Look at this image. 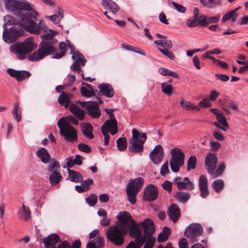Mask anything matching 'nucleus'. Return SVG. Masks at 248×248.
<instances>
[{
  "mask_svg": "<svg viewBox=\"0 0 248 248\" xmlns=\"http://www.w3.org/2000/svg\"><path fill=\"white\" fill-rule=\"evenodd\" d=\"M199 105L200 106H201L203 108L210 107H211V103L210 102L209 99L207 98H204L201 100Z\"/></svg>",
  "mask_w": 248,
  "mask_h": 248,
  "instance_id": "0e129e2a",
  "label": "nucleus"
},
{
  "mask_svg": "<svg viewBox=\"0 0 248 248\" xmlns=\"http://www.w3.org/2000/svg\"><path fill=\"white\" fill-rule=\"evenodd\" d=\"M157 49L164 55L169 58L171 60H174L175 59V55L170 50V49L168 50H163V48L161 47H158Z\"/></svg>",
  "mask_w": 248,
  "mask_h": 248,
  "instance_id": "5fc2aeb1",
  "label": "nucleus"
},
{
  "mask_svg": "<svg viewBox=\"0 0 248 248\" xmlns=\"http://www.w3.org/2000/svg\"><path fill=\"white\" fill-rule=\"evenodd\" d=\"M215 76L218 79L224 82L227 81L230 78L228 75L225 74H216Z\"/></svg>",
  "mask_w": 248,
  "mask_h": 248,
  "instance_id": "774afa93",
  "label": "nucleus"
},
{
  "mask_svg": "<svg viewBox=\"0 0 248 248\" xmlns=\"http://www.w3.org/2000/svg\"><path fill=\"white\" fill-rule=\"evenodd\" d=\"M60 240V237L56 234H52L47 237L42 239V242L45 244V248H49L50 246H53L57 244Z\"/></svg>",
  "mask_w": 248,
  "mask_h": 248,
  "instance_id": "393cba45",
  "label": "nucleus"
},
{
  "mask_svg": "<svg viewBox=\"0 0 248 248\" xmlns=\"http://www.w3.org/2000/svg\"><path fill=\"white\" fill-rule=\"evenodd\" d=\"M169 172V164L168 161H166L161 166L160 169V174L162 176H165Z\"/></svg>",
  "mask_w": 248,
  "mask_h": 248,
  "instance_id": "052dcab7",
  "label": "nucleus"
},
{
  "mask_svg": "<svg viewBox=\"0 0 248 248\" xmlns=\"http://www.w3.org/2000/svg\"><path fill=\"white\" fill-rule=\"evenodd\" d=\"M202 18L201 16H200V18H194L193 17V19H188L186 22V25L189 28H194L197 27V26H199V20H201Z\"/></svg>",
  "mask_w": 248,
  "mask_h": 248,
  "instance_id": "6e6d98bb",
  "label": "nucleus"
},
{
  "mask_svg": "<svg viewBox=\"0 0 248 248\" xmlns=\"http://www.w3.org/2000/svg\"><path fill=\"white\" fill-rule=\"evenodd\" d=\"M225 168V164L222 163L217 166L216 170H213V173H210V175L214 178L219 177L223 174Z\"/></svg>",
  "mask_w": 248,
  "mask_h": 248,
  "instance_id": "a19ab883",
  "label": "nucleus"
},
{
  "mask_svg": "<svg viewBox=\"0 0 248 248\" xmlns=\"http://www.w3.org/2000/svg\"><path fill=\"white\" fill-rule=\"evenodd\" d=\"M197 161V160L196 156H190L187 161L186 170L187 171H189L190 170L195 169L196 166Z\"/></svg>",
  "mask_w": 248,
  "mask_h": 248,
  "instance_id": "49530a36",
  "label": "nucleus"
},
{
  "mask_svg": "<svg viewBox=\"0 0 248 248\" xmlns=\"http://www.w3.org/2000/svg\"><path fill=\"white\" fill-rule=\"evenodd\" d=\"M20 36L19 31L12 26L8 29H4L2 38L6 43L11 44L15 42Z\"/></svg>",
  "mask_w": 248,
  "mask_h": 248,
  "instance_id": "f8f14e48",
  "label": "nucleus"
},
{
  "mask_svg": "<svg viewBox=\"0 0 248 248\" xmlns=\"http://www.w3.org/2000/svg\"><path fill=\"white\" fill-rule=\"evenodd\" d=\"M210 111L216 115V118L220 124L225 127H228V123L226 118L223 116L222 112L219 111L218 109L215 108H211Z\"/></svg>",
  "mask_w": 248,
  "mask_h": 248,
  "instance_id": "473e14b6",
  "label": "nucleus"
},
{
  "mask_svg": "<svg viewBox=\"0 0 248 248\" xmlns=\"http://www.w3.org/2000/svg\"><path fill=\"white\" fill-rule=\"evenodd\" d=\"M217 157L216 154L209 153L205 158L204 164L205 168L210 174L213 173V170L217 167Z\"/></svg>",
  "mask_w": 248,
  "mask_h": 248,
  "instance_id": "4468645a",
  "label": "nucleus"
},
{
  "mask_svg": "<svg viewBox=\"0 0 248 248\" xmlns=\"http://www.w3.org/2000/svg\"><path fill=\"white\" fill-rule=\"evenodd\" d=\"M101 129L109 131L112 135H115L118 130L116 120L112 118L107 120L101 126Z\"/></svg>",
  "mask_w": 248,
  "mask_h": 248,
  "instance_id": "a211bd4d",
  "label": "nucleus"
},
{
  "mask_svg": "<svg viewBox=\"0 0 248 248\" xmlns=\"http://www.w3.org/2000/svg\"><path fill=\"white\" fill-rule=\"evenodd\" d=\"M167 214L173 223H175L180 217L181 211L178 205L176 204L170 205L168 209Z\"/></svg>",
  "mask_w": 248,
  "mask_h": 248,
  "instance_id": "aec40b11",
  "label": "nucleus"
},
{
  "mask_svg": "<svg viewBox=\"0 0 248 248\" xmlns=\"http://www.w3.org/2000/svg\"><path fill=\"white\" fill-rule=\"evenodd\" d=\"M68 172V179L75 183L81 182L83 180V177L80 173L74 170L67 169Z\"/></svg>",
  "mask_w": 248,
  "mask_h": 248,
  "instance_id": "2f4dec72",
  "label": "nucleus"
},
{
  "mask_svg": "<svg viewBox=\"0 0 248 248\" xmlns=\"http://www.w3.org/2000/svg\"><path fill=\"white\" fill-rule=\"evenodd\" d=\"M57 9H58V14L49 17V19L55 23H59L63 17V11L59 7H57Z\"/></svg>",
  "mask_w": 248,
  "mask_h": 248,
  "instance_id": "37998d69",
  "label": "nucleus"
},
{
  "mask_svg": "<svg viewBox=\"0 0 248 248\" xmlns=\"http://www.w3.org/2000/svg\"><path fill=\"white\" fill-rule=\"evenodd\" d=\"M62 179L61 173L59 171H54L50 173L49 176V180L51 186H56Z\"/></svg>",
  "mask_w": 248,
  "mask_h": 248,
  "instance_id": "72a5a7b5",
  "label": "nucleus"
},
{
  "mask_svg": "<svg viewBox=\"0 0 248 248\" xmlns=\"http://www.w3.org/2000/svg\"><path fill=\"white\" fill-rule=\"evenodd\" d=\"M144 229V236H145V245L143 248H152L155 241V237L152 235L155 232V227L153 221L148 218L145 219L141 223Z\"/></svg>",
  "mask_w": 248,
  "mask_h": 248,
  "instance_id": "423d86ee",
  "label": "nucleus"
},
{
  "mask_svg": "<svg viewBox=\"0 0 248 248\" xmlns=\"http://www.w3.org/2000/svg\"><path fill=\"white\" fill-rule=\"evenodd\" d=\"M49 31V33L41 35L42 41L39 44L38 49L33 54L36 60L43 59L46 56L53 55L55 51L54 44L56 41L53 38L57 32L51 30Z\"/></svg>",
  "mask_w": 248,
  "mask_h": 248,
  "instance_id": "7ed1b4c3",
  "label": "nucleus"
},
{
  "mask_svg": "<svg viewBox=\"0 0 248 248\" xmlns=\"http://www.w3.org/2000/svg\"><path fill=\"white\" fill-rule=\"evenodd\" d=\"M5 9L12 12L19 18V21L15 18L6 16L4 17L5 23L3 25V30L7 29L9 25H19L28 32L40 34L46 33L48 29L44 20L36 21L38 13L33 10L29 3L21 2L17 0H4Z\"/></svg>",
  "mask_w": 248,
  "mask_h": 248,
  "instance_id": "f257e3e1",
  "label": "nucleus"
},
{
  "mask_svg": "<svg viewBox=\"0 0 248 248\" xmlns=\"http://www.w3.org/2000/svg\"><path fill=\"white\" fill-rule=\"evenodd\" d=\"M164 157V150L161 145H157L150 154V158L155 164H159Z\"/></svg>",
  "mask_w": 248,
  "mask_h": 248,
  "instance_id": "2eb2a0df",
  "label": "nucleus"
},
{
  "mask_svg": "<svg viewBox=\"0 0 248 248\" xmlns=\"http://www.w3.org/2000/svg\"><path fill=\"white\" fill-rule=\"evenodd\" d=\"M227 107L230 108H231L239 111L238 105L234 101H229L227 104H225Z\"/></svg>",
  "mask_w": 248,
  "mask_h": 248,
  "instance_id": "680f3d73",
  "label": "nucleus"
},
{
  "mask_svg": "<svg viewBox=\"0 0 248 248\" xmlns=\"http://www.w3.org/2000/svg\"><path fill=\"white\" fill-rule=\"evenodd\" d=\"M78 149L81 152L86 153H90L92 149L90 146L84 143H81L78 145Z\"/></svg>",
  "mask_w": 248,
  "mask_h": 248,
  "instance_id": "4d7b16f0",
  "label": "nucleus"
},
{
  "mask_svg": "<svg viewBox=\"0 0 248 248\" xmlns=\"http://www.w3.org/2000/svg\"><path fill=\"white\" fill-rule=\"evenodd\" d=\"M20 214L21 217L26 221L28 220L31 217V211L27 206L24 205H22V209L20 211Z\"/></svg>",
  "mask_w": 248,
  "mask_h": 248,
  "instance_id": "de8ad7c7",
  "label": "nucleus"
},
{
  "mask_svg": "<svg viewBox=\"0 0 248 248\" xmlns=\"http://www.w3.org/2000/svg\"><path fill=\"white\" fill-rule=\"evenodd\" d=\"M185 157L184 153L180 149H171L170 164L172 171L176 172L179 170L180 167L184 164Z\"/></svg>",
  "mask_w": 248,
  "mask_h": 248,
  "instance_id": "9d476101",
  "label": "nucleus"
},
{
  "mask_svg": "<svg viewBox=\"0 0 248 248\" xmlns=\"http://www.w3.org/2000/svg\"><path fill=\"white\" fill-rule=\"evenodd\" d=\"M91 242L94 244V245L96 248H103L104 247V239L101 236H97Z\"/></svg>",
  "mask_w": 248,
  "mask_h": 248,
  "instance_id": "8fccbe9b",
  "label": "nucleus"
},
{
  "mask_svg": "<svg viewBox=\"0 0 248 248\" xmlns=\"http://www.w3.org/2000/svg\"><path fill=\"white\" fill-rule=\"evenodd\" d=\"M69 110L79 121H82L85 118L84 111L76 105L72 103L70 106Z\"/></svg>",
  "mask_w": 248,
  "mask_h": 248,
  "instance_id": "bb28decb",
  "label": "nucleus"
},
{
  "mask_svg": "<svg viewBox=\"0 0 248 248\" xmlns=\"http://www.w3.org/2000/svg\"><path fill=\"white\" fill-rule=\"evenodd\" d=\"M127 232V226H118L111 225L106 232V237L108 241L115 246H121L124 242V235Z\"/></svg>",
  "mask_w": 248,
  "mask_h": 248,
  "instance_id": "20e7f679",
  "label": "nucleus"
},
{
  "mask_svg": "<svg viewBox=\"0 0 248 248\" xmlns=\"http://www.w3.org/2000/svg\"><path fill=\"white\" fill-rule=\"evenodd\" d=\"M97 197L95 194H91L86 198V202L90 206H94L97 202Z\"/></svg>",
  "mask_w": 248,
  "mask_h": 248,
  "instance_id": "864d4df0",
  "label": "nucleus"
},
{
  "mask_svg": "<svg viewBox=\"0 0 248 248\" xmlns=\"http://www.w3.org/2000/svg\"><path fill=\"white\" fill-rule=\"evenodd\" d=\"M71 49V54L72 58L75 61L73 64L71 66L70 69L72 71L77 72L78 74L81 75L83 80L92 82L93 80L90 77H85L83 71L81 68V66H84L87 62L83 55L78 51H75L74 46L68 45Z\"/></svg>",
  "mask_w": 248,
  "mask_h": 248,
  "instance_id": "39448f33",
  "label": "nucleus"
},
{
  "mask_svg": "<svg viewBox=\"0 0 248 248\" xmlns=\"http://www.w3.org/2000/svg\"><path fill=\"white\" fill-rule=\"evenodd\" d=\"M172 4L174 6V8L179 12L181 13H184L186 11V8L182 5L179 4L174 1L172 2Z\"/></svg>",
  "mask_w": 248,
  "mask_h": 248,
  "instance_id": "bf43d9fd",
  "label": "nucleus"
},
{
  "mask_svg": "<svg viewBox=\"0 0 248 248\" xmlns=\"http://www.w3.org/2000/svg\"><path fill=\"white\" fill-rule=\"evenodd\" d=\"M93 183V180L91 178H89L84 181L82 180L81 184L85 190L87 191L89 189L90 186L92 185Z\"/></svg>",
  "mask_w": 248,
  "mask_h": 248,
  "instance_id": "13d9d810",
  "label": "nucleus"
},
{
  "mask_svg": "<svg viewBox=\"0 0 248 248\" xmlns=\"http://www.w3.org/2000/svg\"><path fill=\"white\" fill-rule=\"evenodd\" d=\"M176 199L182 203H186L190 198V194L187 192H178L175 196Z\"/></svg>",
  "mask_w": 248,
  "mask_h": 248,
  "instance_id": "58836bf2",
  "label": "nucleus"
},
{
  "mask_svg": "<svg viewBox=\"0 0 248 248\" xmlns=\"http://www.w3.org/2000/svg\"><path fill=\"white\" fill-rule=\"evenodd\" d=\"M154 43L157 46H160L163 47V50L170 49L172 46V44L170 40L167 38L162 40H157L154 41Z\"/></svg>",
  "mask_w": 248,
  "mask_h": 248,
  "instance_id": "f704fd0d",
  "label": "nucleus"
},
{
  "mask_svg": "<svg viewBox=\"0 0 248 248\" xmlns=\"http://www.w3.org/2000/svg\"><path fill=\"white\" fill-rule=\"evenodd\" d=\"M179 248H188V241L185 238H182L178 243Z\"/></svg>",
  "mask_w": 248,
  "mask_h": 248,
  "instance_id": "338daca9",
  "label": "nucleus"
},
{
  "mask_svg": "<svg viewBox=\"0 0 248 248\" xmlns=\"http://www.w3.org/2000/svg\"><path fill=\"white\" fill-rule=\"evenodd\" d=\"M212 186L216 192L219 193L224 188V183L222 180L217 179L213 182Z\"/></svg>",
  "mask_w": 248,
  "mask_h": 248,
  "instance_id": "79ce46f5",
  "label": "nucleus"
},
{
  "mask_svg": "<svg viewBox=\"0 0 248 248\" xmlns=\"http://www.w3.org/2000/svg\"><path fill=\"white\" fill-rule=\"evenodd\" d=\"M200 2L203 6L211 9L218 5L220 1V0H200Z\"/></svg>",
  "mask_w": 248,
  "mask_h": 248,
  "instance_id": "4c0bfd02",
  "label": "nucleus"
},
{
  "mask_svg": "<svg viewBox=\"0 0 248 248\" xmlns=\"http://www.w3.org/2000/svg\"><path fill=\"white\" fill-rule=\"evenodd\" d=\"M127 228V231L129 232V235L135 239L143 238L145 240V236L144 234L142 235V232L140 229L139 225L135 222L134 220H132L129 223Z\"/></svg>",
  "mask_w": 248,
  "mask_h": 248,
  "instance_id": "dca6fc26",
  "label": "nucleus"
},
{
  "mask_svg": "<svg viewBox=\"0 0 248 248\" xmlns=\"http://www.w3.org/2000/svg\"><path fill=\"white\" fill-rule=\"evenodd\" d=\"M80 93L83 96L91 97L95 96V93L93 91H91L85 87H82L80 89Z\"/></svg>",
  "mask_w": 248,
  "mask_h": 248,
  "instance_id": "603ef678",
  "label": "nucleus"
},
{
  "mask_svg": "<svg viewBox=\"0 0 248 248\" xmlns=\"http://www.w3.org/2000/svg\"><path fill=\"white\" fill-rule=\"evenodd\" d=\"M67 161L66 164L63 166L64 168H68V169L71 168L75 165L73 161V157L71 156L69 158H67L65 159Z\"/></svg>",
  "mask_w": 248,
  "mask_h": 248,
  "instance_id": "69168bd1",
  "label": "nucleus"
},
{
  "mask_svg": "<svg viewBox=\"0 0 248 248\" xmlns=\"http://www.w3.org/2000/svg\"><path fill=\"white\" fill-rule=\"evenodd\" d=\"M36 48V45L34 43V38L32 37H28L23 42H17L12 44L10 46V51L16 54L18 60H22L27 58L31 62H37L41 59L36 60L33 57L31 52Z\"/></svg>",
  "mask_w": 248,
  "mask_h": 248,
  "instance_id": "f03ea898",
  "label": "nucleus"
},
{
  "mask_svg": "<svg viewBox=\"0 0 248 248\" xmlns=\"http://www.w3.org/2000/svg\"><path fill=\"white\" fill-rule=\"evenodd\" d=\"M31 76V73L27 71H18L16 77V78L17 81H21L24 80L26 78H28Z\"/></svg>",
  "mask_w": 248,
  "mask_h": 248,
  "instance_id": "09e8293b",
  "label": "nucleus"
},
{
  "mask_svg": "<svg viewBox=\"0 0 248 248\" xmlns=\"http://www.w3.org/2000/svg\"><path fill=\"white\" fill-rule=\"evenodd\" d=\"M180 104L182 108L186 109L187 110H195L196 111L200 110V108L198 106H195L191 102L187 101L182 100L180 101Z\"/></svg>",
  "mask_w": 248,
  "mask_h": 248,
  "instance_id": "c9c22d12",
  "label": "nucleus"
},
{
  "mask_svg": "<svg viewBox=\"0 0 248 248\" xmlns=\"http://www.w3.org/2000/svg\"><path fill=\"white\" fill-rule=\"evenodd\" d=\"M201 20L199 22V26H206L209 24L217 23L220 18V16L217 15L212 17H207L206 16L203 15L201 16Z\"/></svg>",
  "mask_w": 248,
  "mask_h": 248,
  "instance_id": "b1692460",
  "label": "nucleus"
},
{
  "mask_svg": "<svg viewBox=\"0 0 248 248\" xmlns=\"http://www.w3.org/2000/svg\"><path fill=\"white\" fill-rule=\"evenodd\" d=\"M81 124L82 125V132L84 136L88 139H93V125L90 123H82Z\"/></svg>",
  "mask_w": 248,
  "mask_h": 248,
  "instance_id": "c85d7f7f",
  "label": "nucleus"
},
{
  "mask_svg": "<svg viewBox=\"0 0 248 248\" xmlns=\"http://www.w3.org/2000/svg\"><path fill=\"white\" fill-rule=\"evenodd\" d=\"M116 142L117 148L119 151H123L126 150L127 146L126 138L121 137L116 140Z\"/></svg>",
  "mask_w": 248,
  "mask_h": 248,
  "instance_id": "ea45409f",
  "label": "nucleus"
},
{
  "mask_svg": "<svg viewBox=\"0 0 248 248\" xmlns=\"http://www.w3.org/2000/svg\"><path fill=\"white\" fill-rule=\"evenodd\" d=\"M62 123H67L68 124H73L77 125L79 124L78 121L73 115H68L64 117Z\"/></svg>",
  "mask_w": 248,
  "mask_h": 248,
  "instance_id": "3c124183",
  "label": "nucleus"
},
{
  "mask_svg": "<svg viewBox=\"0 0 248 248\" xmlns=\"http://www.w3.org/2000/svg\"><path fill=\"white\" fill-rule=\"evenodd\" d=\"M101 3L105 9H108L113 14H115L119 10L118 5L111 0H102Z\"/></svg>",
  "mask_w": 248,
  "mask_h": 248,
  "instance_id": "a878e982",
  "label": "nucleus"
},
{
  "mask_svg": "<svg viewBox=\"0 0 248 248\" xmlns=\"http://www.w3.org/2000/svg\"><path fill=\"white\" fill-rule=\"evenodd\" d=\"M70 96L69 93H66L64 92H62L58 99L60 105L64 106L65 108H67L71 102Z\"/></svg>",
  "mask_w": 248,
  "mask_h": 248,
  "instance_id": "7c9ffc66",
  "label": "nucleus"
},
{
  "mask_svg": "<svg viewBox=\"0 0 248 248\" xmlns=\"http://www.w3.org/2000/svg\"><path fill=\"white\" fill-rule=\"evenodd\" d=\"M61 166L60 163L56 160H52V161L47 166V170L49 172H52L54 171H58L60 170Z\"/></svg>",
  "mask_w": 248,
  "mask_h": 248,
  "instance_id": "a18cd8bd",
  "label": "nucleus"
},
{
  "mask_svg": "<svg viewBox=\"0 0 248 248\" xmlns=\"http://www.w3.org/2000/svg\"><path fill=\"white\" fill-rule=\"evenodd\" d=\"M100 93L104 96L111 98L114 96V92L113 87L108 83H103L98 86Z\"/></svg>",
  "mask_w": 248,
  "mask_h": 248,
  "instance_id": "412c9836",
  "label": "nucleus"
},
{
  "mask_svg": "<svg viewBox=\"0 0 248 248\" xmlns=\"http://www.w3.org/2000/svg\"><path fill=\"white\" fill-rule=\"evenodd\" d=\"M145 242L143 238L135 239V241H130L125 248H140Z\"/></svg>",
  "mask_w": 248,
  "mask_h": 248,
  "instance_id": "e433bc0d",
  "label": "nucleus"
},
{
  "mask_svg": "<svg viewBox=\"0 0 248 248\" xmlns=\"http://www.w3.org/2000/svg\"><path fill=\"white\" fill-rule=\"evenodd\" d=\"M117 218L120 223L118 226H126V225L129 222L130 223L132 220H133L130 214L127 211H122L118 213Z\"/></svg>",
  "mask_w": 248,
  "mask_h": 248,
  "instance_id": "4be33fe9",
  "label": "nucleus"
},
{
  "mask_svg": "<svg viewBox=\"0 0 248 248\" xmlns=\"http://www.w3.org/2000/svg\"><path fill=\"white\" fill-rule=\"evenodd\" d=\"M36 156L42 163L47 164L50 162L51 158L47 150L44 147H41L36 152Z\"/></svg>",
  "mask_w": 248,
  "mask_h": 248,
  "instance_id": "5701e85b",
  "label": "nucleus"
},
{
  "mask_svg": "<svg viewBox=\"0 0 248 248\" xmlns=\"http://www.w3.org/2000/svg\"><path fill=\"white\" fill-rule=\"evenodd\" d=\"M203 228L201 225L198 223H192L186 227L185 235L192 242H194L197 241V238L201 236Z\"/></svg>",
  "mask_w": 248,
  "mask_h": 248,
  "instance_id": "9b49d317",
  "label": "nucleus"
},
{
  "mask_svg": "<svg viewBox=\"0 0 248 248\" xmlns=\"http://www.w3.org/2000/svg\"><path fill=\"white\" fill-rule=\"evenodd\" d=\"M158 190L156 186L151 184L149 185L144 189L143 199L148 202L155 201L158 197Z\"/></svg>",
  "mask_w": 248,
  "mask_h": 248,
  "instance_id": "ddd939ff",
  "label": "nucleus"
},
{
  "mask_svg": "<svg viewBox=\"0 0 248 248\" xmlns=\"http://www.w3.org/2000/svg\"><path fill=\"white\" fill-rule=\"evenodd\" d=\"M143 179L138 177L135 179H130L126 186V194L128 201L132 204L136 202V195L140 191L143 185Z\"/></svg>",
  "mask_w": 248,
  "mask_h": 248,
  "instance_id": "0eeeda50",
  "label": "nucleus"
},
{
  "mask_svg": "<svg viewBox=\"0 0 248 248\" xmlns=\"http://www.w3.org/2000/svg\"><path fill=\"white\" fill-rule=\"evenodd\" d=\"M86 110L87 113L93 118L98 119L101 116V112L96 102L90 103L86 107Z\"/></svg>",
  "mask_w": 248,
  "mask_h": 248,
  "instance_id": "6ab92c4d",
  "label": "nucleus"
},
{
  "mask_svg": "<svg viewBox=\"0 0 248 248\" xmlns=\"http://www.w3.org/2000/svg\"><path fill=\"white\" fill-rule=\"evenodd\" d=\"M162 187L168 192H170L172 190V184L171 182L168 181H165L162 184Z\"/></svg>",
  "mask_w": 248,
  "mask_h": 248,
  "instance_id": "e2e57ef3",
  "label": "nucleus"
},
{
  "mask_svg": "<svg viewBox=\"0 0 248 248\" xmlns=\"http://www.w3.org/2000/svg\"><path fill=\"white\" fill-rule=\"evenodd\" d=\"M69 110L79 121H82L85 118L84 111L76 105L72 103L70 106Z\"/></svg>",
  "mask_w": 248,
  "mask_h": 248,
  "instance_id": "cd10ccee",
  "label": "nucleus"
},
{
  "mask_svg": "<svg viewBox=\"0 0 248 248\" xmlns=\"http://www.w3.org/2000/svg\"><path fill=\"white\" fill-rule=\"evenodd\" d=\"M132 137L131 145L129 147V150L133 153H139L143 150V144L147 140V136L144 133L139 132L136 129L132 131Z\"/></svg>",
  "mask_w": 248,
  "mask_h": 248,
  "instance_id": "1a4fd4ad",
  "label": "nucleus"
},
{
  "mask_svg": "<svg viewBox=\"0 0 248 248\" xmlns=\"http://www.w3.org/2000/svg\"><path fill=\"white\" fill-rule=\"evenodd\" d=\"M162 92L169 96L172 93V86L168 82H163L161 84Z\"/></svg>",
  "mask_w": 248,
  "mask_h": 248,
  "instance_id": "c03bdc74",
  "label": "nucleus"
},
{
  "mask_svg": "<svg viewBox=\"0 0 248 248\" xmlns=\"http://www.w3.org/2000/svg\"><path fill=\"white\" fill-rule=\"evenodd\" d=\"M198 185L201 197L202 198H206L209 194V190L208 187L207 178L205 175H202L200 176Z\"/></svg>",
  "mask_w": 248,
  "mask_h": 248,
  "instance_id": "f3484780",
  "label": "nucleus"
},
{
  "mask_svg": "<svg viewBox=\"0 0 248 248\" xmlns=\"http://www.w3.org/2000/svg\"><path fill=\"white\" fill-rule=\"evenodd\" d=\"M62 117L58 122V126L60 129V133L68 142H73L77 140V130L70 124L67 123H62L64 119Z\"/></svg>",
  "mask_w": 248,
  "mask_h": 248,
  "instance_id": "6e6552de",
  "label": "nucleus"
},
{
  "mask_svg": "<svg viewBox=\"0 0 248 248\" xmlns=\"http://www.w3.org/2000/svg\"><path fill=\"white\" fill-rule=\"evenodd\" d=\"M177 186L179 190L187 188L188 190H191L194 189V185L189 181L187 177H185L182 181L178 182Z\"/></svg>",
  "mask_w": 248,
  "mask_h": 248,
  "instance_id": "c756f323",
  "label": "nucleus"
}]
</instances>
